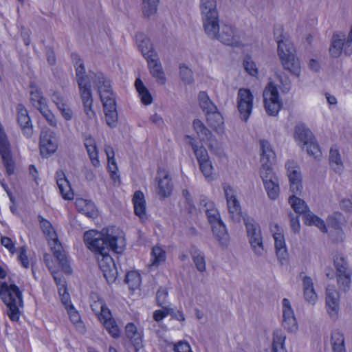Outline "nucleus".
Instances as JSON below:
<instances>
[{
  "label": "nucleus",
  "instance_id": "nucleus-1",
  "mask_svg": "<svg viewBox=\"0 0 352 352\" xmlns=\"http://www.w3.org/2000/svg\"><path fill=\"white\" fill-rule=\"evenodd\" d=\"M84 241L90 250L98 255L110 250L120 254L125 245L124 239L116 235L112 228H104L101 232L94 230L87 231L84 234Z\"/></svg>",
  "mask_w": 352,
  "mask_h": 352
},
{
  "label": "nucleus",
  "instance_id": "nucleus-2",
  "mask_svg": "<svg viewBox=\"0 0 352 352\" xmlns=\"http://www.w3.org/2000/svg\"><path fill=\"white\" fill-rule=\"evenodd\" d=\"M38 219L40 223V228L48 240L49 245L51 246L54 256L58 261L62 270L65 274H70L72 270L69 265L68 260L65 256V252L63 250V247L58 240L57 234L52 223L48 220L44 219L41 215L38 216Z\"/></svg>",
  "mask_w": 352,
  "mask_h": 352
},
{
  "label": "nucleus",
  "instance_id": "nucleus-3",
  "mask_svg": "<svg viewBox=\"0 0 352 352\" xmlns=\"http://www.w3.org/2000/svg\"><path fill=\"white\" fill-rule=\"evenodd\" d=\"M0 295L2 300L8 308V315L12 321H17L19 318V307L22 305L21 293L15 285H1Z\"/></svg>",
  "mask_w": 352,
  "mask_h": 352
},
{
  "label": "nucleus",
  "instance_id": "nucleus-4",
  "mask_svg": "<svg viewBox=\"0 0 352 352\" xmlns=\"http://www.w3.org/2000/svg\"><path fill=\"white\" fill-rule=\"evenodd\" d=\"M264 108L270 116H276L281 109L283 103L277 87L270 81L263 92Z\"/></svg>",
  "mask_w": 352,
  "mask_h": 352
},
{
  "label": "nucleus",
  "instance_id": "nucleus-5",
  "mask_svg": "<svg viewBox=\"0 0 352 352\" xmlns=\"http://www.w3.org/2000/svg\"><path fill=\"white\" fill-rule=\"evenodd\" d=\"M200 8L204 32L209 37L215 38L221 30L217 9L208 7Z\"/></svg>",
  "mask_w": 352,
  "mask_h": 352
},
{
  "label": "nucleus",
  "instance_id": "nucleus-6",
  "mask_svg": "<svg viewBox=\"0 0 352 352\" xmlns=\"http://www.w3.org/2000/svg\"><path fill=\"white\" fill-rule=\"evenodd\" d=\"M342 52L346 54H352V25L350 32L346 39L344 34L336 32L333 34L329 47V53L331 56L339 57Z\"/></svg>",
  "mask_w": 352,
  "mask_h": 352
},
{
  "label": "nucleus",
  "instance_id": "nucleus-7",
  "mask_svg": "<svg viewBox=\"0 0 352 352\" xmlns=\"http://www.w3.org/2000/svg\"><path fill=\"white\" fill-rule=\"evenodd\" d=\"M274 36L278 44L277 53L280 61L296 56L294 46L287 36L283 33L281 26L274 28Z\"/></svg>",
  "mask_w": 352,
  "mask_h": 352
},
{
  "label": "nucleus",
  "instance_id": "nucleus-8",
  "mask_svg": "<svg viewBox=\"0 0 352 352\" xmlns=\"http://www.w3.org/2000/svg\"><path fill=\"white\" fill-rule=\"evenodd\" d=\"M245 226L252 249L258 256L263 255L265 250L259 225L254 221H245Z\"/></svg>",
  "mask_w": 352,
  "mask_h": 352
},
{
  "label": "nucleus",
  "instance_id": "nucleus-9",
  "mask_svg": "<svg viewBox=\"0 0 352 352\" xmlns=\"http://www.w3.org/2000/svg\"><path fill=\"white\" fill-rule=\"evenodd\" d=\"M259 174L268 198L273 201L276 200L280 195V186L273 169L259 170Z\"/></svg>",
  "mask_w": 352,
  "mask_h": 352
},
{
  "label": "nucleus",
  "instance_id": "nucleus-10",
  "mask_svg": "<svg viewBox=\"0 0 352 352\" xmlns=\"http://www.w3.org/2000/svg\"><path fill=\"white\" fill-rule=\"evenodd\" d=\"M94 84L96 85L103 107L111 106L116 103L115 96L111 89L110 82L102 74L94 75Z\"/></svg>",
  "mask_w": 352,
  "mask_h": 352
},
{
  "label": "nucleus",
  "instance_id": "nucleus-11",
  "mask_svg": "<svg viewBox=\"0 0 352 352\" xmlns=\"http://www.w3.org/2000/svg\"><path fill=\"white\" fill-rule=\"evenodd\" d=\"M254 96L248 89L241 88L237 93V109L241 118L246 122L253 108Z\"/></svg>",
  "mask_w": 352,
  "mask_h": 352
},
{
  "label": "nucleus",
  "instance_id": "nucleus-12",
  "mask_svg": "<svg viewBox=\"0 0 352 352\" xmlns=\"http://www.w3.org/2000/svg\"><path fill=\"white\" fill-rule=\"evenodd\" d=\"M287 175L289 182V190L293 194H300L302 190V175L298 164L289 160L285 164Z\"/></svg>",
  "mask_w": 352,
  "mask_h": 352
},
{
  "label": "nucleus",
  "instance_id": "nucleus-13",
  "mask_svg": "<svg viewBox=\"0 0 352 352\" xmlns=\"http://www.w3.org/2000/svg\"><path fill=\"white\" fill-rule=\"evenodd\" d=\"M155 182V193L160 199H164L170 195L173 190V183L168 170L159 168Z\"/></svg>",
  "mask_w": 352,
  "mask_h": 352
},
{
  "label": "nucleus",
  "instance_id": "nucleus-14",
  "mask_svg": "<svg viewBox=\"0 0 352 352\" xmlns=\"http://www.w3.org/2000/svg\"><path fill=\"white\" fill-rule=\"evenodd\" d=\"M215 38L230 46H239L243 43L242 34L236 28L229 25H222Z\"/></svg>",
  "mask_w": 352,
  "mask_h": 352
},
{
  "label": "nucleus",
  "instance_id": "nucleus-15",
  "mask_svg": "<svg viewBox=\"0 0 352 352\" xmlns=\"http://www.w3.org/2000/svg\"><path fill=\"white\" fill-rule=\"evenodd\" d=\"M58 148V141L56 134L46 129L42 131L40 136L39 148L40 153L43 157H47L54 153Z\"/></svg>",
  "mask_w": 352,
  "mask_h": 352
},
{
  "label": "nucleus",
  "instance_id": "nucleus-16",
  "mask_svg": "<svg viewBox=\"0 0 352 352\" xmlns=\"http://www.w3.org/2000/svg\"><path fill=\"white\" fill-rule=\"evenodd\" d=\"M98 262L107 282H115L118 276V271L113 258L109 254V252L99 254Z\"/></svg>",
  "mask_w": 352,
  "mask_h": 352
},
{
  "label": "nucleus",
  "instance_id": "nucleus-17",
  "mask_svg": "<svg viewBox=\"0 0 352 352\" xmlns=\"http://www.w3.org/2000/svg\"><path fill=\"white\" fill-rule=\"evenodd\" d=\"M223 190L230 217L234 221H239L241 217V208L236 197V191L228 185L223 186Z\"/></svg>",
  "mask_w": 352,
  "mask_h": 352
},
{
  "label": "nucleus",
  "instance_id": "nucleus-18",
  "mask_svg": "<svg viewBox=\"0 0 352 352\" xmlns=\"http://www.w3.org/2000/svg\"><path fill=\"white\" fill-rule=\"evenodd\" d=\"M282 311L283 326L288 331L296 332L298 328V322L291 302L287 298H283L282 300Z\"/></svg>",
  "mask_w": 352,
  "mask_h": 352
},
{
  "label": "nucleus",
  "instance_id": "nucleus-19",
  "mask_svg": "<svg viewBox=\"0 0 352 352\" xmlns=\"http://www.w3.org/2000/svg\"><path fill=\"white\" fill-rule=\"evenodd\" d=\"M260 170L272 169V165L275 162L276 155L270 144L267 140H260Z\"/></svg>",
  "mask_w": 352,
  "mask_h": 352
},
{
  "label": "nucleus",
  "instance_id": "nucleus-20",
  "mask_svg": "<svg viewBox=\"0 0 352 352\" xmlns=\"http://www.w3.org/2000/svg\"><path fill=\"white\" fill-rule=\"evenodd\" d=\"M326 307L328 314L331 318L336 319L338 318L340 310V295L339 293L331 286L327 288Z\"/></svg>",
  "mask_w": 352,
  "mask_h": 352
},
{
  "label": "nucleus",
  "instance_id": "nucleus-21",
  "mask_svg": "<svg viewBox=\"0 0 352 352\" xmlns=\"http://www.w3.org/2000/svg\"><path fill=\"white\" fill-rule=\"evenodd\" d=\"M270 230L273 234L276 254L279 258L285 259L287 256V248L283 229L277 224H273L271 225Z\"/></svg>",
  "mask_w": 352,
  "mask_h": 352
},
{
  "label": "nucleus",
  "instance_id": "nucleus-22",
  "mask_svg": "<svg viewBox=\"0 0 352 352\" xmlns=\"http://www.w3.org/2000/svg\"><path fill=\"white\" fill-rule=\"evenodd\" d=\"M192 126L198 137L202 140L208 142V146L213 148L217 146V142L210 131L205 126L204 122L199 119L192 122Z\"/></svg>",
  "mask_w": 352,
  "mask_h": 352
},
{
  "label": "nucleus",
  "instance_id": "nucleus-23",
  "mask_svg": "<svg viewBox=\"0 0 352 352\" xmlns=\"http://www.w3.org/2000/svg\"><path fill=\"white\" fill-rule=\"evenodd\" d=\"M75 67L80 92H82V89L91 90V80L94 82L93 78L96 74H92L90 76L85 75V67L80 59L76 62Z\"/></svg>",
  "mask_w": 352,
  "mask_h": 352
},
{
  "label": "nucleus",
  "instance_id": "nucleus-24",
  "mask_svg": "<svg viewBox=\"0 0 352 352\" xmlns=\"http://www.w3.org/2000/svg\"><path fill=\"white\" fill-rule=\"evenodd\" d=\"M146 60L151 75L160 84L164 85L166 82V78L158 56H154L146 59Z\"/></svg>",
  "mask_w": 352,
  "mask_h": 352
},
{
  "label": "nucleus",
  "instance_id": "nucleus-25",
  "mask_svg": "<svg viewBox=\"0 0 352 352\" xmlns=\"http://www.w3.org/2000/svg\"><path fill=\"white\" fill-rule=\"evenodd\" d=\"M136 41L139 50L146 59L157 55L149 38L142 33L136 35Z\"/></svg>",
  "mask_w": 352,
  "mask_h": 352
},
{
  "label": "nucleus",
  "instance_id": "nucleus-26",
  "mask_svg": "<svg viewBox=\"0 0 352 352\" xmlns=\"http://www.w3.org/2000/svg\"><path fill=\"white\" fill-rule=\"evenodd\" d=\"M17 111L18 122L20 124L24 135L28 138L31 137L33 134V128L28 111L23 105L19 104L17 107Z\"/></svg>",
  "mask_w": 352,
  "mask_h": 352
},
{
  "label": "nucleus",
  "instance_id": "nucleus-27",
  "mask_svg": "<svg viewBox=\"0 0 352 352\" xmlns=\"http://www.w3.org/2000/svg\"><path fill=\"white\" fill-rule=\"evenodd\" d=\"M99 320L103 323L104 327L113 338H117L120 336V329L115 320L112 318L109 309L102 310V317H99Z\"/></svg>",
  "mask_w": 352,
  "mask_h": 352
},
{
  "label": "nucleus",
  "instance_id": "nucleus-28",
  "mask_svg": "<svg viewBox=\"0 0 352 352\" xmlns=\"http://www.w3.org/2000/svg\"><path fill=\"white\" fill-rule=\"evenodd\" d=\"M184 141L186 144L191 146L198 164L210 160L208 151L205 147L202 144L200 146L198 145L193 137L187 135L184 137Z\"/></svg>",
  "mask_w": 352,
  "mask_h": 352
},
{
  "label": "nucleus",
  "instance_id": "nucleus-29",
  "mask_svg": "<svg viewBox=\"0 0 352 352\" xmlns=\"http://www.w3.org/2000/svg\"><path fill=\"white\" fill-rule=\"evenodd\" d=\"M56 184L63 199L72 200L74 198V192L69 181L65 177V173L60 170L56 172Z\"/></svg>",
  "mask_w": 352,
  "mask_h": 352
},
{
  "label": "nucleus",
  "instance_id": "nucleus-30",
  "mask_svg": "<svg viewBox=\"0 0 352 352\" xmlns=\"http://www.w3.org/2000/svg\"><path fill=\"white\" fill-rule=\"evenodd\" d=\"M0 155L6 173L8 175H13L16 170V164L11 153L10 144L0 148Z\"/></svg>",
  "mask_w": 352,
  "mask_h": 352
},
{
  "label": "nucleus",
  "instance_id": "nucleus-31",
  "mask_svg": "<svg viewBox=\"0 0 352 352\" xmlns=\"http://www.w3.org/2000/svg\"><path fill=\"white\" fill-rule=\"evenodd\" d=\"M133 204L134 206L135 214L139 217L141 221H144L147 218L146 212V200L144 195L141 191H136L133 197Z\"/></svg>",
  "mask_w": 352,
  "mask_h": 352
},
{
  "label": "nucleus",
  "instance_id": "nucleus-32",
  "mask_svg": "<svg viewBox=\"0 0 352 352\" xmlns=\"http://www.w3.org/2000/svg\"><path fill=\"white\" fill-rule=\"evenodd\" d=\"M75 204L77 210L85 214L86 216L94 218L98 215V211L96 209L94 204L89 200L84 199L82 198H77L75 201Z\"/></svg>",
  "mask_w": 352,
  "mask_h": 352
},
{
  "label": "nucleus",
  "instance_id": "nucleus-33",
  "mask_svg": "<svg viewBox=\"0 0 352 352\" xmlns=\"http://www.w3.org/2000/svg\"><path fill=\"white\" fill-rule=\"evenodd\" d=\"M294 137L298 144L302 146L310 142L314 135L304 124H298L295 126Z\"/></svg>",
  "mask_w": 352,
  "mask_h": 352
},
{
  "label": "nucleus",
  "instance_id": "nucleus-34",
  "mask_svg": "<svg viewBox=\"0 0 352 352\" xmlns=\"http://www.w3.org/2000/svg\"><path fill=\"white\" fill-rule=\"evenodd\" d=\"M212 234L219 241L220 245L227 246L229 242V234L223 221L211 225Z\"/></svg>",
  "mask_w": 352,
  "mask_h": 352
},
{
  "label": "nucleus",
  "instance_id": "nucleus-35",
  "mask_svg": "<svg viewBox=\"0 0 352 352\" xmlns=\"http://www.w3.org/2000/svg\"><path fill=\"white\" fill-rule=\"evenodd\" d=\"M82 90L80 94L84 105L85 112L89 120L96 122V114L92 109L93 99L91 91L88 89Z\"/></svg>",
  "mask_w": 352,
  "mask_h": 352
},
{
  "label": "nucleus",
  "instance_id": "nucleus-36",
  "mask_svg": "<svg viewBox=\"0 0 352 352\" xmlns=\"http://www.w3.org/2000/svg\"><path fill=\"white\" fill-rule=\"evenodd\" d=\"M284 69L288 71L292 75L298 78L301 74L300 62L296 56L280 61Z\"/></svg>",
  "mask_w": 352,
  "mask_h": 352
},
{
  "label": "nucleus",
  "instance_id": "nucleus-37",
  "mask_svg": "<svg viewBox=\"0 0 352 352\" xmlns=\"http://www.w3.org/2000/svg\"><path fill=\"white\" fill-rule=\"evenodd\" d=\"M206 116L207 122L210 127L217 133L223 131V118L217 109L216 111L206 113Z\"/></svg>",
  "mask_w": 352,
  "mask_h": 352
},
{
  "label": "nucleus",
  "instance_id": "nucleus-38",
  "mask_svg": "<svg viewBox=\"0 0 352 352\" xmlns=\"http://www.w3.org/2000/svg\"><path fill=\"white\" fill-rule=\"evenodd\" d=\"M329 164L333 170L341 174L344 170L343 162L338 148L331 147L329 151Z\"/></svg>",
  "mask_w": 352,
  "mask_h": 352
},
{
  "label": "nucleus",
  "instance_id": "nucleus-39",
  "mask_svg": "<svg viewBox=\"0 0 352 352\" xmlns=\"http://www.w3.org/2000/svg\"><path fill=\"white\" fill-rule=\"evenodd\" d=\"M125 332L126 337L134 345L140 344L142 337V331L134 323H128L125 327Z\"/></svg>",
  "mask_w": 352,
  "mask_h": 352
},
{
  "label": "nucleus",
  "instance_id": "nucleus-40",
  "mask_svg": "<svg viewBox=\"0 0 352 352\" xmlns=\"http://www.w3.org/2000/svg\"><path fill=\"white\" fill-rule=\"evenodd\" d=\"M330 342L333 352H346L344 337L340 331H333L331 333Z\"/></svg>",
  "mask_w": 352,
  "mask_h": 352
},
{
  "label": "nucleus",
  "instance_id": "nucleus-41",
  "mask_svg": "<svg viewBox=\"0 0 352 352\" xmlns=\"http://www.w3.org/2000/svg\"><path fill=\"white\" fill-rule=\"evenodd\" d=\"M304 223L309 226H316L322 232H327V228L325 222L311 211H308V212L304 215Z\"/></svg>",
  "mask_w": 352,
  "mask_h": 352
},
{
  "label": "nucleus",
  "instance_id": "nucleus-42",
  "mask_svg": "<svg viewBox=\"0 0 352 352\" xmlns=\"http://www.w3.org/2000/svg\"><path fill=\"white\" fill-rule=\"evenodd\" d=\"M30 101L32 105L37 109L47 104L45 98L43 97L41 89L35 85L30 86Z\"/></svg>",
  "mask_w": 352,
  "mask_h": 352
},
{
  "label": "nucleus",
  "instance_id": "nucleus-43",
  "mask_svg": "<svg viewBox=\"0 0 352 352\" xmlns=\"http://www.w3.org/2000/svg\"><path fill=\"white\" fill-rule=\"evenodd\" d=\"M285 334L281 331H275L273 333L272 352H287L285 346Z\"/></svg>",
  "mask_w": 352,
  "mask_h": 352
},
{
  "label": "nucleus",
  "instance_id": "nucleus-44",
  "mask_svg": "<svg viewBox=\"0 0 352 352\" xmlns=\"http://www.w3.org/2000/svg\"><path fill=\"white\" fill-rule=\"evenodd\" d=\"M160 0H142V12L144 18L150 19L157 11Z\"/></svg>",
  "mask_w": 352,
  "mask_h": 352
},
{
  "label": "nucleus",
  "instance_id": "nucleus-45",
  "mask_svg": "<svg viewBox=\"0 0 352 352\" xmlns=\"http://www.w3.org/2000/svg\"><path fill=\"white\" fill-rule=\"evenodd\" d=\"M135 86L142 102L146 105L151 104L153 102L152 96L142 81L139 78L136 79Z\"/></svg>",
  "mask_w": 352,
  "mask_h": 352
},
{
  "label": "nucleus",
  "instance_id": "nucleus-46",
  "mask_svg": "<svg viewBox=\"0 0 352 352\" xmlns=\"http://www.w3.org/2000/svg\"><path fill=\"white\" fill-rule=\"evenodd\" d=\"M296 194H294L292 196L289 197V204H290L292 209L298 214H304V215L308 212L309 208L305 201L300 198L296 196Z\"/></svg>",
  "mask_w": 352,
  "mask_h": 352
},
{
  "label": "nucleus",
  "instance_id": "nucleus-47",
  "mask_svg": "<svg viewBox=\"0 0 352 352\" xmlns=\"http://www.w3.org/2000/svg\"><path fill=\"white\" fill-rule=\"evenodd\" d=\"M198 100L199 106L205 113L216 111L217 109V106L212 102L205 91L199 92Z\"/></svg>",
  "mask_w": 352,
  "mask_h": 352
},
{
  "label": "nucleus",
  "instance_id": "nucleus-48",
  "mask_svg": "<svg viewBox=\"0 0 352 352\" xmlns=\"http://www.w3.org/2000/svg\"><path fill=\"white\" fill-rule=\"evenodd\" d=\"M107 124L111 128L116 126L118 122V113L116 103L104 107Z\"/></svg>",
  "mask_w": 352,
  "mask_h": 352
},
{
  "label": "nucleus",
  "instance_id": "nucleus-49",
  "mask_svg": "<svg viewBox=\"0 0 352 352\" xmlns=\"http://www.w3.org/2000/svg\"><path fill=\"white\" fill-rule=\"evenodd\" d=\"M191 254L197 270L201 273L206 272V264L204 252L199 250H195Z\"/></svg>",
  "mask_w": 352,
  "mask_h": 352
},
{
  "label": "nucleus",
  "instance_id": "nucleus-50",
  "mask_svg": "<svg viewBox=\"0 0 352 352\" xmlns=\"http://www.w3.org/2000/svg\"><path fill=\"white\" fill-rule=\"evenodd\" d=\"M125 283L131 290L138 289L141 284L140 274L136 271H131L126 275Z\"/></svg>",
  "mask_w": 352,
  "mask_h": 352
},
{
  "label": "nucleus",
  "instance_id": "nucleus-51",
  "mask_svg": "<svg viewBox=\"0 0 352 352\" xmlns=\"http://www.w3.org/2000/svg\"><path fill=\"white\" fill-rule=\"evenodd\" d=\"M166 260V252L159 246L153 247L151 252V265L158 266Z\"/></svg>",
  "mask_w": 352,
  "mask_h": 352
},
{
  "label": "nucleus",
  "instance_id": "nucleus-52",
  "mask_svg": "<svg viewBox=\"0 0 352 352\" xmlns=\"http://www.w3.org/2000/svg\"><path fill=\"white\" fill-rule=\"evenodd\" d=\"M69 314L70 320L79 330H83L84 326L80 319V314L72 305L65 307Z\"/></svg>",
  "mask_w": 352,
  "mask_h": 352
},
{
  "label": "nucleus",
  "instance_id": "nucleus-53",
  "mask_svg": "<svg viewBox=\"0 0 352 352\" xmlns=\"http://www.w3.org/2000/svg\"><path fill=\"white\" fill-rule=\"evenodd\" d=\"M243 65L246 71L252 76H257L258 74V70L256 67V63L252 60V57L250 56H246L243 62Z\"/></svg>",
  "mask_w": 352,
  "mask_h": 352
},
{
  "label": "nucleus",
  "instance_id": "nucleus-54",
  "mask_svg": "<svg viewBox=\"0 0 352 352\" xmlns=\"http://www.w3.org/2000/svg\"><path fill=\"white\" fill-rule=\"evenodd\" d=\"M38 110L50 126L53 127L57 126V119L52 111L49 109L47 104Z\"/></svg>",
  "mask_w": 352,
  "mask_h": 352
},
{
  "label": "nucleus",
  "instance_id": "nucleus-55",
  "mask_svg": "<svg viewBox=\"0 0 352 352\" xmlns=\"http://www.w3.org/2000/svg\"><path fill=\"white\" fill-rule=\"evenodd\" d=\"M302 148L307 151V154L315 158H318L321 155L319 146L314 137L310 140V142H307V144L303 145Z\"/></svg>",
  "mask_w": 352,
  "mask_h": 352
},
{
  "label": "nucleus",
  "instance_id": "nucleus-56",
  "mask_svg": "<svg viewBox=\"0 0 352 352\" xmlns=\"http://www.w3.org/2000/svg\"><path fill=\"white\" fill-rule=\"evenodd\" d=\"M199 168L203 173L204 176L208 181L214 179L213 177V166L211 160H208L204 162L199 163Z\"/></svg>",
  "mask_w": 352,
  "mask_h": 352
},
{
  "label": "nucleus",
  "instance_id": "nucleus-57",
  "mask_svg": "<svg viewBox=\"0 0 352 352\" xmlns=\"http://www.w3.org/2000/svg\"><path fill=\"white\" fill-rule=\"evenodd\" d=\"M351 272L338 274V284L344 290L349 289L351 284Z\"/></svg>",
  "mask_w": 352,
  "mask_h": 352
},
{
  "label": "nucleus",
  "instance_id": "nucleus-58",
  "mask_svg": "<svg viewBox=\"0 0 352 352\" xmlns=\"http://www.w3.org/2000/svg\"><path fill=\"white\" fill-rule=\"evenodd\" d=\"M180 78L185 84H191L193 82L192 72L185 65L180 66Z\"/></svg>",
  "mask_w": 352,
  "mask_h": 352
},
{
  "label": "nucleus",
  "instance_id": "nucleus-59",
  "mask_svg": "<svg viewBox=\"0 0 352 352\" xmlns=\"http://www.w3.org/2000/svg\"><path fill=\"white\" fill-rule=\"evenodd\" d=\"M334 264L337 269V273H345L351 271L348 267V263L344 258L340 256H336L334 258Z\"/></svg>",
  "mask_w": 352,
  "mask_h": 352
},
{
  "label": "nucleus",
  "instance_id": "nucleus-60",
  "mask_svg": "<svg viewBox=\"0 0 352 352\" xmlns=\"http://www.w3.org/2000/svg\"><path fill=\"white\" fill-rule=\"evenodd\" d=\"M167 296L168 292L166 289L161 288L157 292L156 300L157 304L164 309L168 307Z\"/></svg>",
  "mask_w": 352,
  "mask_h": 352
},
{
  "label": "nucleus",
  "instance_id": "nucleus-61",
  "mask_svg": "<svg viewBox=\"0 0 352 352\" xmlns=\"http://www.w3.org/2000/svg\"><path fill=\"white\" fill-rule=\"evenodd\" d=\"M87 153L91 162V164L95 166L98 167L100 166V161L98 160V153L96 148V145L92 146L91 147H86Z\"/></svg>",
  "mask_w": 352,
  "mask_h": 352
},
{
  "label": "nucleus",
  "instance_id": "nucleus-62",
  "mask_svg": "<svg viewBox=\"0 0 352 352\" xmlns=\"http://www.w3.org/2000/svg\"><path fill=\"white\" fill-rule=\"evenodd\" d=\"M342 214L340 213H333L327 218V223L329 226L338 229L340 228Z\"/></svg>",
  "mask_w": 352,
  "mask_h": 352
},
{
  "label": "nucleus",
  "instance_id": "nucleus-63",
  "mask_svg": "<svg viewBox=\"0 0 352 352\" xmlns=\"http://www.w3.org/2000/svg\"><path fill=\"white\" fill-rule=\"evenodd\" d=\"M201 209L205 212L206 214L211 212L212 210L216 208L214 203L210 200L208 197H203L200 200Z\"/></svg>",
  "mask_w": 352,
  "mask_h": 352
},
{
  "label": "nucleus",
  "instance_id": "nucleus-64",
  "mask_svg": "<svg viewBox=\"0 0 352 352\" xmlns=\"http://www.w3.org/2000/svg\"><path fill=\"white\" fill-rule=\"evenodd\" d=\"M303 295L305 300L311 305H315L317 300L318 296L315 292L314 288L311 289H307L303 291Z\"/></svg>",
  "mask_w": 352,
  "mask_h": 352
}]
</instances>
